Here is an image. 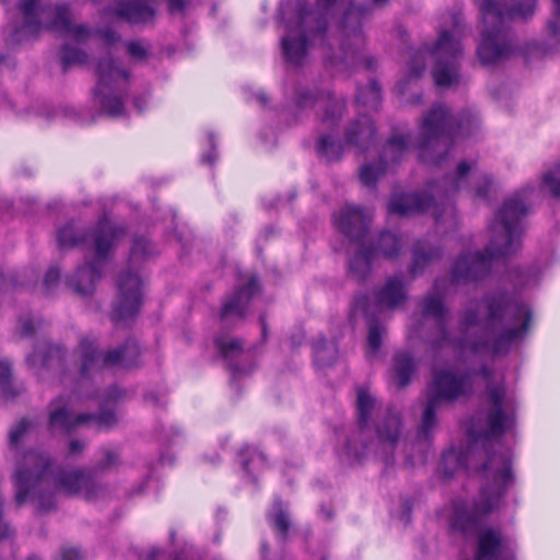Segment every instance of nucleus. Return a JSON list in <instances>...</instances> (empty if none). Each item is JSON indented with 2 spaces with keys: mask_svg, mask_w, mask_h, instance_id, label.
Returning <instances> with one entry per match:
<instances>
[{
  "mask_svg": "<svg viewBox=\"0 0 560 560\" xmlns=\"http://www.w3.org/2000/svg\"><path fill=\"white\" fill-rule=\"evenodd\" d=\"M532 190L506 198L489 224L490 240L483 252L466 253L452 266L451 278L435 279L432 289L418 301L423 319H433L436 329L425 338L433 350L451 348L456 352H508L510 346L527 335L532 322L529 306L504 292L471 301L459 313L456 329L447 328L450 310L444 300L452 284L469 283L486 278L494 261L521 248L523 220L528 213L527 195Z\"/></svg>",
  "mask_w": 560,
  "mask_h": 560,
  "instance_id": "nucleus-1",
  "label": "nucleus"
},
{
  "mask_svg": "<svg viewBox=\"0 0 560 560\" xmlns=\"http://www.w3.org/2000/svg\"><path fill=\"white\" fill-rule=\"evenodd\" d=\"M340 0H316L311 10L306 0H287L279 9L287 35L281 38L282 55L288 63L303 66L310 42H319L326 61L337 70H348L361 63L372 68V59L363 56L365 38L362 23L372 15V7L350 4L340 25V37L327 34L328 21Z\"/></svg>",
  "mask_w": 560,
  "mask_h": 560,
  "instance_id": "nucleus-2",
  "label": "nucleus"
},
{
  "mask_svg": "<svg viewBox=\"0 0 560 560\" xmlns=\"http://www.w3.org/2000/svg\"><path fill=\"white\" fill-rule=\"evenodd\" d=\"M31 428L32 422L22 419L9 433V448L18 457L13 475L14 500L18 506L30 500L36 502L38 511L49 512L56 506L58 490L68 495H83L88 501L105 494V488L88 470H60L52 476L48 455L33 450L20 454L21 443Z\"/></svg>",
  "mask_w": 560,
  "mask_h": 560,
  "instance_id": "nucleus-3",
  "label": "nucleus"
},
{
  "mask_svg": "<svg viewBox=\"0 0 560 560\" xmlns=\"http://www.w3.org/2000/svg\"><path fill=\"white\" fill-rule=\"evenodd\" d=\"M126 229L103 217L92 231L80 229L69 222L58 231L59 248L82 247L94 249L96 259L78 267L74 275L67 279V285L80 296L93 294L96 282L102 277L105 261L117 244L125 237Z\"/></svg>",
  "mask_w": 560,
  "mask_h": 560,
  "instance_id": "nucleus-4",
  "label": "nucleus"
},
{
  "mask_svg": "<svg viewBox=\"0 0 560 560\" xmlns=\"http://www.w3.org/2000/svg\"><path fill=\"white\" fill-rule=\"evenodd\" d=\"M479 427L469 429V436L471 445L477 444L479 441L483 442L487 452V460L482 465V470L486 472L490 483L481 489L480 499L475 503L471 513H458L454 520V527L462 532H469L474 529L481 518L486 517L493 510H495L502 497L505 494L508 488L513 483L512 463L511 456L508 453L490 454L488 445L492 440L500 439L499 436H483L482 432L487 428L486 411L479 415ZM472 446H468L471 450Z\"/></svg>",
  "mask_w": 560,
  "mask_h": 560,
  "instance_id": "nucleus-5",
  "label": "nucleus"
},
{
  "mask_svg": "<svg viewBox=\"0 0 560 560\" xmlns=\"http://www.w3.org/2000/svg\"><path fill=\"white\" fill-rule=\"evenodd\" d=\"M483 22L477 55L482 65L490 66L505 60L512 52V42L505 23L524 20L534 14L536 0H513L511 5L499 0H477Z\"/></svg>",
  "mask_w": 560,
  "mask_h": 560,
  "instance_id": "nucleus-6",
  "label": "nucleus"
},
{
  "mask_svg": "<svg viewBox=\"0 0 560 560\" xmlns=\"http://www.w3.org/2000/svg\"><path fill=\"white\" fill-rule=\"evenodd\" d=\"M470 176L476 177L478 180L476 187H474L475 196L487 198L492 185L491 178L486 174L476 175L474 164L462 161L454 174L430 186L431 194L411 192L394 195L388 202V212L398 215H411L432 211V214L439 222L442 213L439 210L438 202H442L451 195L468 188Z\"/></svg>",
  "mask_w": 560,
  "mask_h": 560,
  "instance_id": "nucleus-7",
  "label": "nucleus"
},
{
  "mask_svg": "<svg viewBox=\"0 0 560 560\" xmlns=\"http://www.w3.org/2000/svg\"><path fill=\"white\" fill-rule=\"evenodd\" d=\"M18 8L23 15V23L11 33L13 44L36 38L44 30H51L78 44L88 42L94 35V31L88 25L72 23L69 7L66 4L19 0Z\"/></svg>",
  "mask_w": 560,
  "mask_h": 560,
  "instance_id": "nucleus-8",
  "label": "nucleus"
},
{
  "mask_svg": "<svg viewBox=\"0 0 560 560\" xmlns=\"http://www.w3.org/2000/svg\"><path fill=\"white\" fill-rule=\"evenodd\" d=\"M468 133L463 119L451 115L446 106L434 105L422 120L419 159L425 164L442 165L454 140Z\"/></svg>",
  "mask_w": 560,
  "mask_h": 560,
  "instance_id": "nucleus-9",
  "label": "nucleus"
},
{
  "mask_svg": "<svg viewBox=\"0 0 560 560\" xmlns=\"http://www.w3.org/2000/svg\"><path fill=\"white\" fill-rule=\"evenodd\" d=\"M472 383L468 373L458 374L450 369H433L432 381L428 387L418 439L428 441L436 428V411L441 404L453 402L471 392Z\"/></svg>",
  "mask_w": 560,
  "mask_h": 560,
  "instance_id": "nucleus-10",
  "label": "nucleus"
},
{
  "mask_svg": "<svg viewBox=\"0 0 560 560\" xmlns=\"http://www.w3.org/2000/svg\"><path fill=\"white\" fill-rule=\"evenodd\" d=\"M97 84L94 95L102 110L113 117L125 113L124 96L130 80V72L110 56L101 59L96 66Z\"/></svg>",
  "mask_w": 560,
  "mask_h": 560,
  "instance_id": "nucleus-11",
  "label": "nucleus"
},
{
  "mask_svg": "<svg viewBox=\"0 0 560 560\" xmlns=\"http://www.w3.org/2000/svg\"><path fill=\"white\" fill-rule=\"evenodd\" d=\"M77 354L80 360L79 373L81 377H88L102 368L131 369L138 366L141 350L135 339H127L121 347L102 354L96 341L85 337L80 340Z\"/></svg>",
  "mask_w": 560,
  "mask_h": 560,
  "instance_id": "nucleus-12",
  "label": "nucleus"
},
{
  "mask_svg": "<svg viewBox=\"0 0 560 560\" xmlns=\"http://www.w3.org/2000/svg\"><path fill=\"white\" fill-rule=\"evenodd\" d=\"M479 373L487 382L488 401L487 428L481 435L487 438L504 435L515 424V405L511 398L506 397L503 385L491 383L492 370L489 366H481Z\"/></svg>",
  "mask_w": 560,
  "mask_h": 560,
  "instance_id": "nucleus-13",
  "label": "nucleus"
},
{
  "mask_svg": "<svg viewBox=\"0 0 560 560\" xmlns=\"http://www.w3.org/2000/svg\"><path fill=\"white\" fill-rule=\"evenodd\" d=\"M434 58L432 75L440 88H450L459 83V60L462 45L454 32L442 31L430 50Z\"/></svg>",
  "mask_w": 560,
  "mask_h": 560,
  "instance_id": "nucleus-14",
  "label": "nucleus"
},
{
  "mask_svg": "<svg viewBox=\"0 0 560 560\" xmlns=\"http://www.w3.org/2000/svg\"><path fill=\"white\" fill-rule=\"evenodd\" d=\"M95 422L100 429H110L117 423V417L114 410L102 407L98 413H81L73 416L71 413L70 401L60 396L49 404L48 430L51 433L62 432L71 433L79 425Z\"/></svg>",
  "mask_w": 560,
  "mask_h": 560,
  "instance_id": "nucleus-15",
  "label": "nucleus"
},
{
  "mask_svg": "<svg viewBox=\"0 0 560 560\" xmlns=\"http://www.w3.org/2000/svg\"><path fill=\"white\" fill-rule=\"evenodd\" d=\"M402 247L401 237L394 232L384 231L377 237L374 245L366 247L365 243L357 248L349 259V273L358 282L368 279L372 271L373 260L383 256L385 258L396 257Z\"/></svg>",
  "mask_w": 560,
  "mask_h": 560,
  "instance_id": "nucleus-16",
  "label": "nucleus"
},
{
  "mask_svg": "<svg viewBox=\"0 0 560 560\" xmlns=\"http://www.w3.org/2000/svg\"><path fill=\"white\" fill-rule=\"evenodd\" d=\"M411 144L412 136L410 132L393 135L384 144L378 161L361 166V183L369 188H374L377 180L383 177L392 166L405 159L410 151Z\"/></svg>",
  "mask_w": 560,
  "mask_h": 560,
  "instance_id": "nucleus-17",
  "label": "nucleus"
},
{
  "mask_svg": "<svg viewBox=\"0 0 560 560\" xmlns=\"http://www.w3.org/2000/svg\"><path fill=\"white\" fill-rule=\"evenodd\" d=\"M299 108H315L316 116L324 128L335 130L346 110V101L336 97L329 90L302 89L296 95Z\"/></svg>",
  "mask_w": 560,
  "mask_h": 560,
  "instance_id": "nucleus-18",
  "label": "nucleus"
},
{
  "mask_svg": "<svg viewBox=\"0 0 560 560\" xmlns=\"http://www.w3.org/2000/svg\"><path fill=\"white\" fill-rule=\"evenodd\" d=\"M376 399L364 388H358L357 415L358 432L354 433L345 445V456L352 464L360 462L371 451L372 444L363 441L370 431L372 416L376 411Z\"/></svg>",
  "mask_w": 560,
  "mask_h": 560,
  "instance_id": "nucleus-19",
  "label": "nucleus"
},
{
  "mask_svg": "<svg viewBox=\"0 0 560 560\" xmlns=\"http://www.w3.org/2000/svg\"><path fill=\"white\" fill-rule=\"evenodd\" d=\"M142 281L138 273L126 271L118 277V296L112 312V320L127 324L140 312L142 305Z\"/></svg>",
  "mask_w": 560,
  "mask_h": 560,
  "instance_id": "nucleus-20",
  "label": "nucleus"
},
{
  "mask_svg": "<svg viewBox=\"0 0 560 560\" xmlns=\"http://www.w3.org/2000/svg\"><path fill=\"white\" fill-rule=\"evenodd\" d=\"M259 292L257 277H252L245 285L235 289L223 301L220 310V318L223 323L242 322L246 315L252 299Z\"/></svg>",
  "mask_w": 560,
  "mask_h": 560,
  "instance_id": "nucleus-21",
  "label": "nucleus"
},
{
  "mask_svg": "<svg viewBox=\"0 0 560 560\" xmlns=\"http://www.w3.org/2000/svg\"><path fill=\"white\" fill-rule=\"evenodd\" d=\"M372 215L364 209L355 206H345L339 218H335L337 229L349 241L360 248L364 244Z\"/></svg>",
  "mask_w": 560,
  "mask_h": 560,
  "instance_id": "nucleus-22",
  "label": "nucleus"
},
{
  "mask_svg": "<svg viewBox=\"0 0 560 560\" xmlns=\"http://www.w3.org/2000/svg\"><path fill=\"white\" fill-rule=\"evenodd\" d=\"M375 304L380 311L396 310L407 300V289L402 275L387 278L384 285L374 293Z\"/></svg>",
  "mask_w": 560,
  "mask_h": 560,
  "instance_id": "nucleus-23",
  "label": "nucleus"
},
{
  "mask_svg": "<svg viewBox=\"0 0 560 560\" xmlns=\"http://www.w3.org/2000/svg\"><path fill=\"white\" fill-rule=\"evenodd\" d=\"M376 129L371 118L362 115L347 126L343 140L347 145L364 152L372 145Z\"/></svg>",
  "mask_w": 560,
  "mask_h": 560,
  "instance_id": "nucleus-24",
  "label": "nucleus"
},
{
  "mask_svg": "<svg viewBox=\"0 0 560 560\" xmlns=\"http://www.w3.org/2000/svg\"><path fill=\"white\" fill-rule=\"evenodd\" d=\"M26 362L42 377L43 370L61 371L63 369L65 354L60 347L44 343L26 358Z\"/></svg>",
  "mask_w": 560,
  "mask_h": 560,
  "instance_id": "nucleus-25",
  "label": "nucleus"
},
{
  "mask_svg": "<svg viewBox=\"0 0 560 560\" xmlns=\"http://www.w3.org/2000/svg\"><path fill=\"white\" fill-rule=\"evenodd\" d=\"M401 430L400 412L394 408H388L375 425L378 444L394 448L400 438Z\"/></svg>",
  "mask_w": 560,
  "mask_h": 560,
  "instance_id": "nucleus-26",
  "label": "nucleus"
},
{
  "mask_svg": "<svg viewBox=\"0 0 560 560\" xmlns=\"http://www.w3.org/2000/svg\"><path fill=\"white\" fill-rule=\"evenodd\" d=\"M214 345L221 357L228 362L233 378L249 372V370L243 369L234 362V360L243 354L242 340L219 336L214 339Z\"/></svg>",
  "mask_w": 560,
  "mask_h": 560,
  "instance_id": "nucleus-27",
  "label": "nucleus"
},
{
  "mask_svg": "<svg viewBox=\"0 0 560 560\" xmlns=\"http://www.w3.org/2000/svg\"><path fill=\"white\" fill-rule=\"evenodd\" d=\"M417 369L413 357L406 351H398L393 357V365L390 369V381L398 388L407 386L412 378Z\"/></svg>",
  "mask_w": 560,
  "mask_h": 560,
  "instance_id": "nucleus-28",
  "label": "nucleus"
},
{
  "mask_svg": "<svg viewBox=\"0 0 560 560\" xmlns=\"http://www.w3.org/2000/svg\"><path fill=\"white\" fill-rule=\"evenodd\" d=\"M441 257L442 249L440 247L432 246L425 241H418L412 248V261L409 272L412 277H416Z\"/></svg>",
  "mask_w": 560,
  "mask_h": 560,
  "instance_id": "nucleus-29",
  "label": "nucleus"
},
{
  "mask_svg": "<svg viewBox=\"0 0 560 560\" xmlns=\"http://www.w3.org/2000/svg\"><path fill=\"white\" fill-rule=\"evenodd\" d=\"M316 149L318 155L329 163L340 160L343 153V144L332 133H322Z\"/></svg>",
  "mask_w": 560,
  "mask_h": 560,
  "instance_id": "nucleus-30",
  "label": "nucleus"
},
{
  "mask_svg": "<svg viewBox=\"0 0 560 560\" xmlns=\"http://www.w3.org/2000/svg\"><path fill=\"white\" fill-rule=\"evenodd\" d=\"M241 465L247 475L260 471L267 467L265 455L256 447L244 446L240 453Z\"/></svg>",
  "mask_w": 560,
  "mask_h": 560,
  "instance_id": "nucleus-31",
  "label": "nucleus"
},
{
  "mask_svg": "<svg viewBox=\"0 0 560 560\" xmlns=\"http://www.w3.org/2000/svg\"><path fill=\"white\" fill-rule=\"evenodd\" d=\"M315 361L320 366H328L336 360L337 349L335 345L329 343L320 337L313 342Z\"/></svg>",
  "mask_w": 560,
  "mask_h": 560,
  "instance_id": "nucleus-32",
  "label": "nucleus"
},
{
  "mask_svg": "<svg viewBox=\"0 0 560 560\" xmlns=\"http://www.w3.org/2000/svg\"><path fill=\"white\" fill-rule=\"evenodd\" d=\"M466 462L467 458L464 453H458L454 450L443 453L442 471L445 478H452L458 469L466 467Z\"/></svg>",
  "mask_w": 560,
  "mask_h": 560,
  "instance_id": "nucleus-33",
  "label": "nucleus"
},
{
  "mask_svg": "<svg viewBox=\"0 0 560 560\" xmlns=\"http://www.w3.org/2000/svg\"><path fill=\"white\" fill-rule=\"evenodd\" d=\"M269 520L272 527L281 535L282 539H285L290 528V518L281 501H275L272 512L269 514Z\"/></svg>",
  "mask_w": 560,
  "mask_h": 560,
  "instance_id": "nucleus-34",
  "label": "nucleus"
},
{
  "mask_svg": "<svg viewBox=\"0 0 560 560\" xmlns=\"http://www.w3.org/2000/svg\"><path fill=\"white\" fill-rule=\"evenodd\" d=\"M357 101L363 106L376 109L381 102V86L376 81H371L369 86L359 88Z\"/></svg>",
  "mask_w": 560,
  "mask_h": 560,
  "instance_id": "nucleus-35",
  "label": "nucleus"
},
{
  "mask_svg": "<svg viewBox=\"0 0 560 560\" xmlns=\"http://www.w3.org/2000/svg\"><path fill=\"white\" fill-rule=\"evenodd\" d=\"M11 365L8 362H0V395L4 399H11L19 396L23 388H14L11 382Z\"/></svg>",
  "mask_w": 560,
  "mask_h": 560,
  "instance_id": "nucleus-36",
  "label": "nucleus"
},
{
  "mask_svg": "<svg viewBox=\"0 0 560 560\" xmlns=\"http://www.w3.org/2000/svg\"><path fill=\"white\" fill-rule=\"evenodd\" d=\"M88 62V55L82 49L65 44L61 48V65L66 72L72 66H81Z\"/></svg>",
  "mask_w": 560,
  "mask_h": 560,
  "instance_id": "nucleus-37",
  "label": "nucleus"
},
{
  "mask_svg": "<svg viewBox=\"0 0 560 560\" xmlns=\"http://www.w3.org/2000/svg\"><path fill=\"white\" fill-rule=\"evenodd\" d=\"M386 335V328L378 322L371 319L368 324V346L369 355L375 354L381 346L383 337Z\"/></svg>",
  "mask_w": 560,
  "mask_h": 560,
  "instance_id": "nucleus-38",
  "label": "nucleus"
},
{
  "mask_svg": "<svg viewBox=\"0 0 560 560\" xmlns=\"http://www.w3.org/2000/svg\"><path fill=\"white\" fill-rule=\"evenodd\" d=\"M98 455L100 458L93 467L95 472L107 471L120 465V453L116 450L103 448Z\"/></svg>",
  "mask_w": 560,
  "mask_h": 560,
  "instance_id": "nucleus-39",
  "label": "nucleus"
},
{
  "mask_svg": "<svg viewBox=\"0 0 560 560\" xmlns=\"http://www.w3.org/2000/svg\"><path fill=\"white\" fill-rule=\"evenodd\" d=\"M128 55L137 60L144 61L150 57L151 46L143 40H130L126 44Z\"/></svg>",
  "mask_w": 560,
  "mask_h": 560,
  "instance_id": "nucleus-40",
  "label": "nucleus"
},
{
  "mask_svg": "<svg viewBox=\"0 0 560 560\" xmlns=\"http://www.w3.org/2000/svg\"><path fill=\"white\" fill-rule=\"evenodd\" d=\"M152 255V247L150 242L144 237H136L130 249V260L136 264L139 259Z\"/></svg>",
  "mask_w": 560,
  "mask_h": 560,
  "instance_id": "nucleus-41",
  "label": "nucleus"
},
{
  "mask_svg": "<svg viewBox=\"0 0 560 560\" xmlns=\"http://www.w3.org/2000/svg\"><path fill=\"white\" fill-rule=\"evenodd\" d=\"M542 184L553 197L560 198V164H557L544 175Z\"/></svg>",
  "mask_w": 560,
  "mask_h": 560,
  "instance_id": "nucleus-42",
  "label": "nucleus"
},
{
  "mask_svg": "<svg viewBox=\"0 0 560 560\" xmlns=\"http://www.w3.org/2000/svg\"><path fill=\"white\" fill-rule=\"evenodd\" d=\"M553 1V14L548 22L549 36L560 45V0Z\"/></svg>",
  "mask_w": 560,
  "mask_h": 560,
  "instance_id": "nucleus-43",
  "label": "nucleus"
},
{
  "mask_svg": "<svg viewBox=\"0 0 560 560\" xmlns=\"http://www.w3.org/2000/svg\"><path fill=\"white\" fill-rule=\"evenodd\" d=\"M425 68V56L422 50L415 52L409 61V77L419 78Z\"/></svg>",
  "mask_w": 560,
  "mask_h": 560,
  "instance_id": "nucleus-44",
  "label": "nucleus"
},
{
  "mask_svg": "<svg viewBox=\"0 0 560 560\" xmlns=\"http://www.w3.org/2000/svg\"><path fill=\"white\" fill-rule=\"evenodd\" d=\"M19 285L23 287L26 285V283L20 281V276L18 272H10L8 275L0 272V292L14 289Z\"/></svg>",
  "mask_w": 560,
  "mask_h": 560,
  "instance_id": "nucleus-45",
  "label": "nucleus"
},
{
  "mask_svg": "<svg viewBox=\"0 0 560 560\" xmlns=\"http://www.w3.org/2000/svg\"><path fill=\"white\" fill-rule=\"evenodd\" d=\"M515 287H525L530 282L529 271L520 267L513 268L510 275Z\"/></svg>",
  "mask_w": 560,
  "mask_h": 560,
  "instance_id": "nucleus-46",
  "label": "nucleus"
},
{
  "mask_svg": "<svg viewBox=\"0 0 560 560\" xmlns=\"http://www.w3.org/2000/svg\"><path fill=\"white\" fill-rule=\"evenodd\" d=\"M60 279V270L57 267H51L47 270L44 278V288L47 293H49L54 285L58 283Z\"/></svg>",
  "mask_w": 560,
  "mask_h": 560,
  "instance_id": "nucleus-47",
  "label": "nucleus"
},
{
  "mask_svg": "<svg viewBox=\"0 0 560 560\" xmlns=\"http://www.w3.org/2000/svg\"><path fill=\"white\" fill-rule=\"evenodd\" d=\"M96 33L107 45H113L120 39L119 35L110 28L100 30Z\"/></svg>",
  "mask_w": 560,
  "mask_h": 560,
  "instance_id": "nucleus-48",
  "label": "nucleus"
},
{
  "mask_svg": "<svg viewBox=\"0 0 560 560\" xmlns=\"http://www.w3.org/2000/svg\"><path fill=\"white\" fill-rule=\"evenodd\" d=\"M62 560H83V555L78 548H63L61 550Z\"/></svg>",
  "mask_w": 560,
  "mask_h": 560,
  "instance_id": "nucleus-49",
  "label": "nucleus"
},
{
  "mask_svg": "<svg viewBox=\"0 0 560 560\" xmlns=\"http://www.w3.org/2000/svg\"><path fill=\"white\" fill-rule=\"evenodd\" d=\"M211 150L209 153L202 156V162L212 165L214 161L218 158L217 151H215V143L212 136L209 137Z\"/></svg>",
  "mask_w": 560,
  "mask_h": 560,
  "instance_id": "nucleus-50",
  "label": "nucleus"
},
{
  "mask_svg": "<svg viewBox=\"0 0 560 560\" xmlns=\"http://www.w3.org/2000/svg\"><path fill=\"white\" fill-rule=\"evenodd\" d=\"M85 448V443L80 440H72L69 443V454L71 456L80 455Z\"/></svg>",
  "mask_w": 560,
  "mask_h": 560,
  "instance_id": "nucleus-51",
  "label": "nucleus"
},
{
  "mask_svg": "<svg viewBox=\"0 0 560 560\" xmlns=\"http://www.w3.org/2000/svg\"><path fill=\"white\" fill-rule=\"evenodd\" d=\"M144 399L148 404L152 406H163L165 404L164 397L160 396L158 393L149 392L145 394Z\"/></svg>",
  "mask_w": 560,
  "mask_h": 560,
  "instance_id": "nucleus-52",
  "label": "nucleus"
},
{
  "mask_svg": "<svg viewBox=\"0 0 560 560\" xmlns=\"http://www.w3.org/2000/svg\"><path fill=\"white\" fill-rule=\"evenodd\" d=\"M366 303H368V298L366 296H363V295L355 296L354 305H353L354 311L355 312L360 311L364 315H368Z\"/></svg>",
  "mask_w": 560,
  "mask_h": 560,
  "instance_id": "nucleus-53",
  "label": "nucleus"
},
{
  "mask_svg": "<svg viewBox=\"0 0 560 560\" xmlns=\"http://www.w3.org/2000/svg\"><path fill=\"white\" fill-rule=\"evenodd\" d=\"M34 332V326L31 319L22 320L20 324V334L23 337H28Z\"/></svg>",
  "mask_w": 560,
  "mask_h": 560,
  "instance_id": "nucleus-54",
  "label": "nucleus"
},
{
  "mask_svg": "<svg viewBox=\"0 0 560 560\" xmlns=\"http://www.w3.org/2000/svg\"><path fill=\"white\" fill-rule=\"evenodd\" d=\"M124 396V392L117 386H113L108 389L106 401H117Z\"/></svg>",
  "mask_w": 560,
  "mask_h": 560,
  "instance_id": "nucleus-55",
  "label": "nucleus"
},
{
  "mask_svg": "<svg viewBox=\"0 0 560 560\" xmlns=\"http://www.w3.org/2000/svg\"><path fill=\"white\" fill-rule=\"evenodd\" d=\"M133 104L135 106L139 109V110H142L144 108V105H145V100L141 98V97H136L133 100Z\"/></svg>",
  "mask_w": 560,
  "mask_h": 560,
  "instance_id": "nucleus-56",
  "label": "nucleus"
},
{
  "mask_svg": "<svg viewBox=\"0 0 560 560\" xmlns=\"http://www.w3.org/2000/svg\"><path fill=\"white\" fill-rule=\"evenodd\" d=\"M389 0H371L372 2V5L376 7V8H382L384 7L385 4H387Z\"/></svg>",
  "mask_w": 560,
  "mask_h": 560,
  "instance_id": "nucleus-57",
  "label": "nucleus"
},
{
  "mask_svg": "<svg viewBox=\"0 0 560 560\" xmlns=\"http://www.w3.org/2000/svg\"><path fill=\"white\" fill-rule=\"evenodd\" d=\"M260 324H261L262 336L266 337L267 336V323H266L264 315L260 316Z\"/></svg>",
  "mask_w": 560,
  "mask_h": 560,
  "instance_id": "nucleus-58",
  "label": "nucleus"
},
{
  "mask_svg": "<svg viewBox=\"0 0 560 560\" xmlns=\"http://www.w3.org/2000/svg\"><path fill=\"white\" fill-rule=\"evenodd\" d=\"M158 553H159V550L153 549V550L150 552V555L148 556V560H154V559H155V557L158 556Z\"/></svg>",
  "mask_w": 560,
  "mask_h": 560,
  "instance_id": "nucleus-59",
  "label": "nucleus"
},
{
  "mask_svg": "<svg viewBox=\"0 0 560 560\" xmlns=\"http://www.w3.org/2000/svg\"><path fill=\"white\" fill-rule=\"evenodd\" d=\"M260 101H261V103H264V104L267 102V100H266V97H265V96H261V97H260Z\"/></svg>",
  "mask_w": 560,
  "mask_h": 560,
  "instance_id": "nucleus-60",
  "label": "nucleus"
},
{
  "mask_svg": "<svg viewBox=\"0 0 560 560\" xmlns=\"http://www.w3.org/2000/svg\"><path fill=\"white\" fill-rule=\"evenodd\" d=\"M4 56H0V65L3 62Z\"/></svg>",
  "mask_w": 560,
  "mask_h": 560,
  "instance_id": "nucleus-61",
  "label": "nucleus"
},
{
  "mask_svg": "<svg viewBox=\"0 0 560 560\" xmlns=\"http://www.w3.org/2000/svg\"><path fill=\"white\" fill-rule=\"evenodd\" d=\"M10 0H0L3 4L8 3Z\"/></svg>",
  "mask_w": 560,
  "mask_h": 560,
  "instance_id": "nucleus-62",
  "label": "nucleus"
},
{
  "mask_svg": "<svg viewBox=\"0 0 560 560\" xmlns=\"http://www.w3.org/2000/svg\"><path fill=\"white\" fill-rule=\"evenodd\" d=\"M326 517H327V518H330V517H331V514H330V513H327Z\"/></svg>",
  "mask_w": 560,
  "mask_h": 560,
  "instance_id": "nucleus-63",
  "label": "nucleus"
},
{
  "mask_svg": "<svg viewBox=\"0 0 560 560\" xmlns=\"http://www.w3.org/2000/svg\"><path fill=\"white\" fill-rule=\"evenodd\" d=\"M28 560H38V559H36V558L32 557V558H30Z\"/></svg>",
  "mask_w": 560,
  "mask_h": 560,
  "instance_id": "nucleus-64",
  "label": "nucleus"
}]
</instances>
